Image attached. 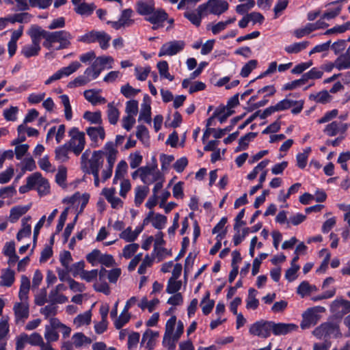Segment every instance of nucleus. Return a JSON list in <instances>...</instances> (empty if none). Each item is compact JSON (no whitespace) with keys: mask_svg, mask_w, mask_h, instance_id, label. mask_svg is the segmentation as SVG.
Masks as SVG:
<instances>
[{"mask_svg":"<svg viewBox=\"0 0 350 350\" xmlns=\"http://www.w3.org/2000/svg\"><path fill=\"white\" fill-rule=\"evenodd\" d=\"M27 340L28 343L31 344V345L40 346V347L43 345H46L43 342V339L41 335L36 332L31 334L30 336L27 334Z\"/></svg>","mask_w":350,"mask_h":350,"instance_id":"680f3d73","label":"nucleus"},{"mask_svg":"<svg viewBox=\"0 0 350 350\" xmlns=\"http://www.w3.org/2000/svg\"><path fill=\"white\" fill-rule=\"evenodd\" d=\"M228 7V3L225 0H208L206 3L200 5L199 10L206 16L210 14L220 15L227 11Z\"/></svg>","mask_w":350,"mask_h":350,"instance_id":"6e6552de","label":"nucleus"},{"mask_svg":"<svg viewBox=\"0 0 350 350\" xmlns=\"http://www.w3.org/2000/svg\"><path fill=\"white\" fill-rule=\"evenodd\" d=\"M309 42L303 41L300 42H295L291 45L286 46L284 50L289 54L298 53L302 50L305 49L308 45Z\"/></svg>","mask_w":350,"mask_h":350,"instance_id":"473e14b6","label":"nucleus"},{"mask_svg":"<svg viewBox=\"0 0 350 350\" xmlns=\"http://www.w3.org/2000/svg\"><path fill=\"white\" fill-rule=\"evenodd\" d=\"M334 66L338 70H342L350 68V55L345 52L340 55L334 60Z\"/></svg>","mask_w":350,"mask_h":350,"instance_id":"5701e85b","label":"nucleus"},{"mask_svg":"<svg viewBox=\"0 0 350 350\" xmlns=\"http://www.w3.org/2000/svg\"><path fill=\"white\" fill-rule=\"evenodd\" d=\"M135 76H136V78L139 80V81H145L149 73L150 72V66H147V67H145V68H142V67H136L135 68Z\"/></svg>","mask_w":350,"mask_h":350,"instance_id":"6e6d98bb","label":"nucleus"},{"mask_svg":"<svg viewBox=\"0 0 350 350\" xmlns=\"http://www.w3.org/2000/svg\"><path fill=\"white\" fill-rule=\"evenodd\" d=\"M104 150H105L107 165L102 172V178L103 181H106L112 175L113 165L116 161L118 152V150L115 148L113 142H107L104 146Z\"/></svg>","mask_w":350,"mask_h":350,"instance_id":"0eeeda50","label":"nucleus"},{"mask_svg":"<svg viewBox=\"0 0 350 350\" xmlns=\"http://www.w3.org/2000/svg\"><path fill=\"white\" fill-rule=\"evenodd\" d=\"M30 288V282L27 277L23 275L21 277V284L20 286L18 296L21 301H27Z\"/></svg>","mask_w":350,"mask_h":350,"instance_id":"a878e982","label":"nucleus"},{"mask_svg":"<svg viewBox=\"0 0 350 350\" xmlns=\"http://www.w3.org/2000/svg\"><path fill=\"white\" fill-rule=\"evenodd\" d=\"M111 40V36L105 31H100L96 42L99 43L100 48L103 50L107 49Z\"/></svg>","mask_w":350,"mask_h":350,"instance_id":"3c124183","label":"nucleus"},{"mask_svg":"<svg viewBox=\"0 0 350 350\" xmlns=\"http://www.w3.org/2000/svg\"><path fill=\"white\" fill-rule=\"evenodd\" d=\"M159 336L158 332H154L152 330L148 329L142 336V343L144 344L146 342V347L148 349H152V342L154 337H157Z\"/></svg>","mask_w":350,"mask_h":350,"instance_id":"79ce46f5","label":"nucleus"},{"mask_svg":"<svg viewBox=\"0 0 350 350\" xmlns=\"http://www.w3.org/2000/svg\"><path fill=\"white\" fill-rule=\"evenodd\" d=\"M135 8L139 15L143 16L146 21L152 25L153 30L163 27L165 22L170 25L166 28L167 31L172 28L174 25V19L170 18L163 8H156L154 0H139L135 3Z\"/></svg>","mask_w":350,"mask_h":350,"instance_id":"f257e3e1","label":"nucleus"},{"mask_svg":"<svg viewBox=\"0 0 350 350\" xmlns=\"http://www.w3.org/2000/svg\"><path fill=\"white\" fill-rule=\"evenodd\" d=\"M319 320V316L317 314L314 308L307 309L302 314V321L300 327L302 329H306L315 325Z\"/></svg>","mask_w":350,"mask_h":350,"instance_id":"ddd939ff","label":"nucleus"},{"mask_svg":"<svg viewBox=\"0 0 350 350\" xmlns=\"http://www.w3.org/2000/svg\"><path fill=\"white\" fill-rule=\"evenodd\" d=\"M350 29V21L345 23L342 25H336L334 27L326 30L323 35H331L334 33H342Z\"/></svg>","mask_w":350,"mask_h":350,"instance_id":"a18cd8bd","label":"nucleus"},{"mask_svg":"<svg viewBox=\"0 0 350 350\" xmlns=\"http://www.w3.org/2000/svg\"><path fill=\"white\" fill-rule=\"evenodd\" d=\"M185 46L183 40H173L163 44L159 50V57L173 56L182 51Z\"/></svg>","mask_w":350,"mask_h":350,"instance_id":"9b49d317","label":"nucleus"},{"mask_svg":"<svg viewBox=\"0 0 350 350\" xmlns=\"http://www.w3.org/2000/svg\"><path fill=\"white\" fill-rule=\"evenodd\" d=\"M271 321L261 319L252 323L249 329L251 335L262 338H267L271 334Z\"/></svg>","mask_w":350,"mask_h":350,"instance_id":"1a4fd4ad","label":"nucleus"},{"mask_svg":"<svg viewBox=\"0 0 350 350\" xmlns=\"http://www.w3.org/2000/svg\"><path fill=\"white\" fill-rule=\"evenodd\" d=\"M100 31H90L78 38V41L84 43H93L96 42Z\"/></svg>","mask_w":350,"mask_h":350,"instance_id":"c03bdc74","label":"nucleus"},{"mask_svg":"<svg viewBox=\"0 0 350 350\" xmlns=\"http://www.w3.org/2000/svg\"><path fill=\"white\" fill-rule=\"evenodd\" d=\"M323 132L329 137L336 136L339 131V123L338 121H333L326 125Z\"/></svg>","mask_w":350,"mask_h":350,"instance_id":"8fccbe9b","label":"nucleus"},{"mask_svg":"<svg viewBox=\"0 0 350 350\" xmlns=\"http://www.w3.org/2000/svg\"><path fill=\"white\" fill-rule=\"evenodd\" d=\"M44 337L48 342H54L58 340L59 334L55 329L51 328L49 325H46Z\"/></svg>","mask_w":350,"mask_h":350,"instance_id":"0e129e2a","label":"nucleus"},{"mask_svg":"<svg viewBox=\"0 0 350 350\" xmlns=\"http://www.w3.org/2000/svg\"><path fill=\"white\" fill-rule=\"evenodd\" d=\"M91 321L90 312H86L83 314H79L74 320V323L77 326L88 325Z\"/></svg>","mask_w":350,"mask_h":350,"instance_id":"603ef678","label":"nucleus"},{"mask_svg":"<svg viewBox=\"0 0 350 350\" xmlns=\"http://www.w3.org/2000/svg\"><path fill=\"white\" fill-rule=\"evenodd\" d=\"M101 254L102 253L99 250L95 249L86 256V260L92 266H96L98 263H99Z\"/></svg>","mask_w":350,"mask_h":350,"instance_id":"864d4df0","label":"nucleus"},{"mask_svg":"<svg viewBox=\"0 0 350 350\" xmlns=\"http://www.w3.org/2000/svg\"><path fill=\"white\" fill-rule=\"evenodd\" d=\"M9 325L8 321L2 319L0 321V343L7 342L6 336L9 333Z\"/></svg>","mask_w":350,"mask_h":350,"instance_id":"e2e57ef3","label":"nucleus"},{"mask_svg":"<svg viewBox=\"0 0 350 350\" xmlns=\"http://www.w3.org/2000/svg\"><path fill=\"white\" fill-rule=\"evenodd\" d=\"M113 62L114 59L112 57L103 55L96 57L92 65L96 70H98V72L100 74L105 68H112V64Z\"/></svg>","mask_w":350,"mask_h":350,"instance_id":"4468645a","label":"nucleus"},{"mask_svg":"<svg viewBox=\"0 0 350 350\" xmlns=\"http://www.w3.org/2000/svg\"><path fill=\"white\" fill-rule=\"evenodd\" d=\"M210 293L206 292L205 296L201 301L200 306H202V310L204 315L210 314L214 307L215 301L209 299Z\"/></svg>","mask_w":350,"mask_h":350,"instance_id":"72a5a7b5","label":"nucleus"},{"mask_svg":"<svg viewBox=\"0 0 350 350\" xmlns=\"http://www.w3.org/2000/svg\"><path fill=\"white\" fill-rule=\"evenodd\" d=\"M72 339L73 344L77 348H80L83 345H89L92 343V340L90 338L85 336L83 333L78 332L73 334Z\"/></svg>","mask_w":350,"mask_h":350,"instance_id":"c756f323","label":"nucleus"},{"mask_svg":"<svg viewBox=\"0 0 350 350\" xmlns=\"http://www.w3.org/2000/svg\"><path fill=\"white\" fill-rule=\"evenodd\" d=\"M104 155H105V150L104 149L103 150L94 151L88 163L81 166L82 171L88 174L99 173L100 167L103 165Z\"/></svg>","mask_w":350,"mask_h":350,"instance_id":"423d86ee","label":"nucleus"},{"mask_svg":"<svg viewBox=\"0 0 350 350\" xmlns=\"http://www.w3.org/2000/svg\"><path fill=\"white\" fill-rule=\"evenodd\" d=\"M167 222V217L165 215L161 214H156L152 216V224L156 229L161 230L164 228Z\"/></svg>","mask_w":350,"mask_h":350,"instance_id":"37998d69","label":"nucleus"},{"mask_svg":"<svg viewBox=\"0 0 350 350\" xmlns=\"http://www.w3.org/2000/svg\"><path fill=\"white\" fill-rule=\"evenodd\" d=\"M258 292L253 288L248 291V296L246 300V308L247 309L256 310L259 305V301L256 298Z\"/></svg>","mask_w":350,"mask_h":350,"instance_id":"c85d7f7f","label":"nucleus"},{"mask_svg":"<svg viewBox=\"0 0 350 350\" xmlns=\"http://www.w3.org/2000/svg\"><path fill=\"white\" fill-rule=\"evenodd\" d=\"M85 98L91 103L92 105H96L98 103H105L106 99L98 94V91L95 90H88L83 92Z\"/></svg>","mask_w":350,"mask_h":350,"instance_id":"aec40b11","label":"nucleus"},{"mask_svg":"<svg viewBox=\"0 0 350 350\" xmlns=\"http://www.w3.org/2000/svg\"><path fill=\"white\" fill-rule=\"evenodd\" d=\"M31 15L27 12H22L19 14H15L12 16H10L7 21H9L12 23H14L16 22L23 23H29L31 20Z\"/></svg>","mask_w":350,"mask_h":350,"instance_id":"e433bc0d","label":"nucleus"},{"mask_svg":"<svg viewBox=\"0 0 350 350\" xmlns=\"http://www.w3.org/2000/svg\"><path fill=\"white\" fill-rule=\"evenodd\" d=\"M133 10L131 8H127L122 10L120 18L117 21H109L107 22L116 30L121 28L129 27L134 24V20L132 19Z\"/></svg>","mask_w":350,"mask_h":350,"instance_id":"9d476101","label":"nucleus"},{"mask_svg":"<svg viewBox=\"0 0 350 350\" xmlns=\"http://www.w3.org/2000/svg\"><path fill=\"white\" fill-rule=\"evenodd\" d=\"M36 174H31L27 178V184L19 187V192L21 193H25L34 187V179Z\"/></svg>","mask_w":350,"mask_h":350,"instance_id":"69168bd1","label":"nucleus"},{"mask_svg":"<svg viewBox=\"0 0 350 350\" xmlns=\"http://www.w3.org/2000/svg\"><path fill=\"white\" fill-rule=\"evenodd\" d=\"M257 133L250 132L241 137L239 140V146L236 148V152L245 150L249 144V142L257 136Z\"/></svg>","mask_w":350,"mask_h":350,"instance_id":"7c9ffc66","label":"nucleus"},{"mask_svg":"<svg viewBox=\"0 0 350 350\" xmlns=\"http://www.w3.org/2000/svg\"><path fill=\"white\" fill-rule=\"evenodd\" d=\"M139 245L131 243L126 245L123 249V256L125 258H130L137 251Z\"/></svg>","mask_w":350,"mask_h":350,"instance_id":"774afa93","label":"nucleus"},{"mask_svg":"<svg viewBox=\"0 0 350 350\" xmlns=\"http://www.w3.org/2000/svg\"><path fill=\"white\" fill-rule=\"evenodd\" d=\"M17 321L25 320L29 317V304L27 301L16 303L13 308Z\"/></svg>","mask_w":350,"mask_h":350,"instance_id":"dca6fc26","label":"nucleus"},{"mask_svg":"<svg viewBox=\"0 0 350 350\" xmlns=\"http://www.w3.org/2000/svg\"><path fill=\"white\" fill-rule=\"evenodd\" d=\"M184 17L188 19L193 25L199 27L202 22L203 16H206L204 13H201L199 6L195 10L186 11L183 14Z\"/></svg>","mask_w":350,"mask_h":350,"instance_id":"6ab92c4d","label":"nucleus"},{"mask_svg":"<svg viewBox=\"0 0 350 350\" xmlns=\"http://www.w3.org/2000/svg\"><path fill=\"white\" fill-rule=\"evenodd\" d=\"M331 308L334 311L342 308V313L347 314L350 312V301L342 299H336L332 302Z\"/></svg>","mask_w":350,"mask_h":350,"instance_id":"2f4dec72","label":"nucleus"},{"mask_svg":"<svg viewBox=\"0 0 350 350\" xmlns=\"http://www.w3.org/2000/svg\"><path fill=\"white\" fill-rule=\"evenodd\" d=\"M312 334L318 339L324 338L327 340L331 338L342 337L339 323L335 321H328L321 323L313 330Z\"/></svg>","mask_w":350,"mask_h":350,"instance_id":"7ed1b4c3","label":"nucleus"},{"mask_svg":"<svg viewBox=\"0 0 350 350\" xmlns=\"http://www.w3.org/2000/svg\"><path fill=\"white\" fill-rule=\"evenodd\" d=\"M182 282L176 280L174 278H170L167 282V285L165 289L166 293L168 294H175L178 293L181 288Z\"/></svg>","mask_w":350,"mask_h":350,"instance_id":"4c0bfd02","label":"nucleus"},{"mask_svg":"<svg viewBox=\"0 0 350 350\" xmlns=\"http://www.w3.org/2000/svg\"><path fill=\"white\" fill-rule=\"evenodd\" d=\"M30 206H16L10 209L9 219L10 222L15 223L18 219L25 214L29 209Z\"/></svg>","mask_w":350,"mask_h":350,"instance_id":"4be33fe9","label":"nucleus"},{"mask_svg":"<svg viewBox=\"0 0 350 350\" xmlns=\"http://www.w3.org/2000/svg\"><path fill=\"white\" fill-rule=\"evenodd\" d=\"M29 36L31 39V44L24 45L21 51V53L26 58L38 56L41 50L40 40L42 38L36 26L31 27Z\"/></svg>","mask_w":350,"mask_h":350,"instance_id":"20e7f679","label":"nucleus"},{"mask_svg":"<svg viewBox=\"0 0 350 350\" xmlns=\"http://www.w3.org/2000/svg\"><path fill=\"white\" fill-rule=\"evenodd\" d=\"M96 8V6L94 3H87L83 1V3L74 8V11L79 15L89 16L93 13Z\"/></svg>","mask_w":350,"mask_h":350,"instance_id":"b1692460","label":"nucleus"},{"mask_svg":"<svg viewBox=\"0 0 350 350\" xmlns=\"http://www.w3.org/2000/svg\"><path fill=\"white\" fill-rule=\"evenodd\" d=\"M33 174H36L34 179V187L37 186V191L40 195H46L49 193V183L48 180L42 176L40 172H35Z\"/></svg>","mask_w":350,"mask_h":350,"instance_id":"f3484780","label":"nucleus"},{"mask_svg":"<svg viewBox=\"0 0 350 350\" xmlns=\"http://www.w3.org/2000/svg\"><path fill=\"white\" fill-rule=\"evenodd\" d=\"M70 137L67 142L72 151L76 156H79L84 150L86 141L84 132L80 131L78 128L72 127L68 131Z\"/></svg>","mask_w":350,"mask_h":350,"instance_id":"39448f33","label":"nucleus"},{"mask_svg":"<svg viewBox=\"0 0 350 350\" xmlns=\"http://www.w3.org/2000/svg\"><path fill=\"white\" fill-rule=\"evenodd\" d=\"M40 36L44 39L42 45L48 50L55 49L57 51L68 49L71 45L70 40L72 39L71 33L66 30L49 31L36 26Z\"/></svg>","mask_w":350,"mask_h":350,"instance_id":"f03ea898","label":"nucleus"},{"mask_svg":"<svg viewBox=\"0 0 350 350\" xmlns=\"http://www.w3.org/2000/svg\"><path fill=\"white\" fill-rule=\"evenodd\" d=\"M150 98L148 94L144 97V103L142 105V110L140 111L138 120H144L148 124L151 123V107Z\"/></svg>","mask_w":350,"mask_h":350,"instance_id":"2eb2a0df","label":"nucleus"},{"mask_svg":"<svg viewBox=\"0 0 350 350\" xmlns=\"http://www.w3.org/2000/svg\"><path fill=\"white\" fill-rule=\"evenodd\" d=\"M83 118L91 124L99 125L102 124L101 112L100 111L95 112L87 111L83 113Z\"/></svg>","mask_w":350,"mask_h":350,"instance_id":"f704fd0d","label":"nucleus"},{"mask_svg":"<svg viewBox=\"0 0 350 350\" xmlns=\"http://www.w3.org/2000/svg\"><path fill=\"white\" fill-rule=\"evenodd\" d=\"M258 62L256 59H251L246 63L242 68L240 75L243 77H247L250 75L252 71L257 66Z\"/></svg>","mask_w":350,"mask_h":350,"instance_id":"49530a36","label":"nucleus"},{"mask_svg":"<svg viewBox=\"0 0 350 350\" xmlns=\"http://www.w3.org/2000/svg\"><path fill=\"white\" fill-rule=\"evenodd\" d=\"M131 319L129 313L121 312L118 318H116L114 322V325L116 329H121L126 323H127Z\"/></svg>","mask_w":350,"mask_h":350,"instance_id":"5fc2aeb1","label":"nucleus"},{"mask_svg":"<svg viewBox=\"0 0 350 350\" xmlns=\"http://www.w3.org/2000/svg\"><path fill=\"white\" fill-rule=\"evenodd\" d=\"M157 165L155 164L153 166H143L141 167H139V171H140L139 177L142 180V181L146 184L149 185L151 180H148L147 179V176H150L152 174L155 172V169L157 168Z\"/></svg>","mask_w":350,"mask_h":350,"instance_id":"cd10ccee","label":"nucleus"},{"mask_svg":"<svg viewBox=\"0 0 350 350\" xmlns=\"http://www.w3.org/2000/svg\"><path fill=\"white\" fill-rule=\"evenodd\" d=\"M40 312L45 317V319H48L50 317H54L57 312V306H55V303L47 305L44 308H42Z\"/></svg>","mask_w":350,"mask_h":350,"instance_id":"de8ad7c7","label":"nucleus"},{"mask_svg":"<svg viewBox=\"0 0 350 350\" xmlns=\"http://www.w3.org/2000/svg\"><path fill=\"white\" fill-rule=\"evenodd\" d=\"M323 75V71L321 68H312L308 72L302 75L306 83L309 79H321Z\"/></svg>","mask_w":350,"mask_h":350,"instance_id":"a19ab883","label":"nucleus"},{"mask_svg":"<svg viewBox=\"0 0 350 350\" xmlns=\"http://www.w3.org/2000/svg\"><path fill=\"white\" fill-rule=\"evenodd\" d=\"M271 334L275 336L286 335L298 329L295 323H275L271 321Z\"/></svg>","mask_w":350,"mask_h":350,"instance_id":"f8f14e48","label":"nucleus"},{"mask_svg":"<svg viewBox=\"0 0 350 350\" xmlns=\"http://www.w3.org/2000/svg\"><path fill=\"white\" fill-rule=\"evenodd\" d=\"M81 64L77 61L71 62L68 66L63 67L61 70L64 76H69L75 71H77L80 67Z\"/></svg>","mask_w":350,"mask_h":350,"instance_id":"052dcab7","label":"nucleus"},{"mask_svg":"<svg viewBox=\"0 0 350 350\" xmlns=\"http://www.w3.org/2000/svg\"><path fill=\"white\" fill-rule=\"evenodd\" d=\"M67 177V170L65 167H60L55 175L56 183L62 187H66V180Z\"/></svg>","mask_w":350,"mask_h":350,"instance_id":"09e8293b","label":"nucleus"},{"mask_svg":"<svg viewBox=\"0 0 350 350\" xmlns=\"http://www.w3.org/2000/svg\"><path fill=\"white\" fill-rule=\"evenodd\" d=\"M126 113L128 116H134L138 112V102L135 100H131L126 102Z\"/></svg>","mask_w":350,"mask_h":350,"instance_id":"4d7b16f0","label":"nucleus"},{"mask_svg":"<svg viewBox=\"0 0 350 350\" xmlns=\"http://www.w3.org/2000/svg\"><path fill=\"white\" fill-rule=\"evenodd\" d=\"M107 107V117L109 122L111 124H116L119 119V111L111 103L108 104Z\"/></svg>","mask_w":350,"mask_h":350,"instance_id":"c9c22d12","label":"nucleus"},{"mask_svg":"<svg viewBox=\"0 0 350 350\" xmlns=\"http://www.w3.org/2000/svg\"><path fill=\"white\" fill-rule=\"evenodd\" d=\"M311 152L310 148H307L304 150L303 152H299L297 154L296 159H297V165L300 169H304L308 161V158L309 156L310 152Z\"/></svg>","mask_w":350,"mask_h":350,"instance_id":"58836bf2","label":"nucleus"},{"mask_svg":"<svg viewBox=\"0 0 350 350\" xmlns=\"http://www.w3.org/2000/svg\"><path fill=\"white\" fill-rule=\"evenodd\" d=\"M140 92L139 89H135L129 83L121 87L120 92L126 97L131 98L135 96Z\"/></svg>","mask_w":350,"mask_h":350,"instance_id":"13d9d810","label":"nucleus"},{"mask_svg":"<svg viewBox=\"0 0 350 350\" xmlns=\"http://www.w3.org/2000/svg\"><path fill=\"white\" fill-rule=\"evenodd\" d=\"M310 288V284L309 282L308 281H303L297 288V293L303 298L311 293Z\"/></svg>","mask_w":350,"mask_h":350,"instance_id":"bf43d9fd","label":"nucleus"},{"mask_svg":"<svg viewBox=\"0 0 350 350\" xmlns=\"http://www.w3.org/2000/svg\"><path fill=\"white\" fill-rule=\"evenodd\" d=\"M157 66L161 77L167 79L170 81L174 80V76L171 75L168 72L169 66L168 63L166 61H161L158 62Z\"/></svg>","mask_w":350,"mask_h":350,"instance_id":"ea45409f","label":"nucleus"},{"mask_svg":"<svg viewBox=\"0 0 350 350\" xmlns=\"http://www.w3.org/2000/svg\"><path fill=\"white\" fill-rule=\"evenodd\" d=\"M15 280L14 271L10 269L2 270L0 286L10 287Z\"/></svg>","mask_w":350,"mask_h":350,"instance_id":"393cba45","label":"nucleus"},{"mask_svg":"<svg viewBox=\"0 0 350 350\" xmlns=\"http://www.w3.org/2000/svg\"><path fill=\"white\" fill-rule=\"evenodd\" d=\"M135 204L137 206H140L148 193L149 188L147 186H138L135 188Z\"/></svg>","mask_w":350,"mask_h":350,"instance_id":"bb28decb","label":"nucleus"},{"mask_svg":"<svg viewBox=\"0 0 350 350\" xmlns=\"http://www.w3.org/2000/svg\"><path fill=\"white\" fill-rule=\"evenodd\" d=\"M86 133L94 143H97L98 139L103 141L105 137V129L101 126H90L86 129Z\"/></svg>","mask_w":350,"mask_h":350,"instance_id":"a211bd4d","label":"nucleus"},{"mask_svg":"<svg viewBox=\"0 0 350 350\" xmlns=\"http://www.w3.org/2000/svg\"><path fill=\"white\" fill-rule=\"evenodd\" d=\"M347 42L345 40H338L334 42L332 45L330 44L331 49L334 51L335 55H338L340 53L343 51L347 46Z\"/></svg>","mask_w":350,"mask_h":350,"instance_id":"338daca9","label":"nucleus"},{"mask_svg":"<svg viewBox=\"0 0 350 350\" xmlns=\"http://www.w3.org/2000/svg\"><path fill=\"white\" fill-rule=\"evenodd\" d=\"M70 150V148L67 142L57 147L55 150V159L60 163L66 162L69 159L68 152Z\"/></svg>","mask_w":350,"mask_h":350,"instance_id":"412c9836","label":"nucleus"}]
</instances>
